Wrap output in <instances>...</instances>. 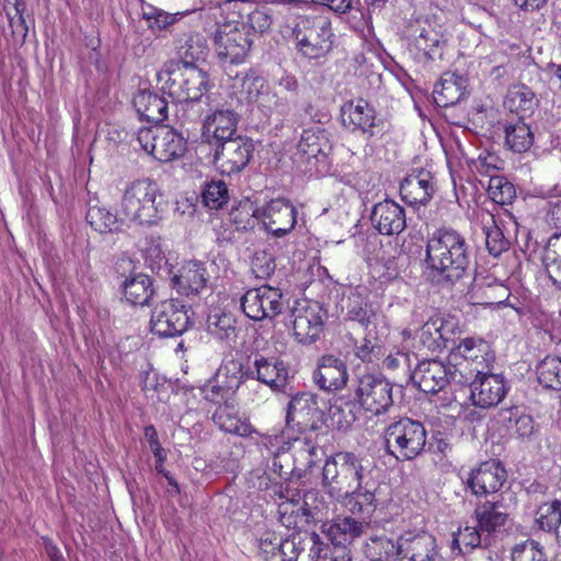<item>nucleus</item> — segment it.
<instances>
[{
	"instance_id": "nucleus-40",
	"label": "nucleus",
	"mask_w": 561,
	"mask_h": 561,
	"mask_svg": "<svg viewBox=\"0 0 561 561\" xmlns=\"http://www.w3.org/2000/svg\"><path fill=\"white\" fill-rule=\"evenodd\" d=\"M85 220L99 233H118L123 231L124 219L104 206L90 205Z\"/></svg>"
},
{
	"instance_id": "nucleus-17",
	"label": "nucleus",
	"mask_w": 561,
	"mask_h": 561,
	"mask_svg": "<svg viewBox=\"0 0 561 561\" xmlns=\"http://www.w3.org/2000/svg\"><path fill=\"white\" fill-rule=\"evenodd\" d=\"M323 412L318 396L299 392L291 397L287 405L286 424L299 432L316 431L322 421Z\"/></svg>"
},
{
	"instance_id": "nucleus-13",
	"label": "nucleus",
	"mask_w": 561,
	"mask_h": 561,
	"mask_svg": "<svg viewBox=\"0 0 561 561\" xmlns=\"http://www.w3.org/2000/svg\"><path fill=\"white\" fill-rule=\"evenodd\" d=\"M327 310L318 301L297 304L290 312L293 334L301 344L316 342L324 328Z\"/></svg>"
},
{
	"instance_id": "nucleus-27",
	"label": "nucleus",
	"mask_w": 561,
	"mask_h": 561,
	"mask_svg": "<svg viewBox=\"0 0 561 561\" xmlns=\"http://www.w3.org/2000/svg\"><path fill=\"white\" fill-rule=\"evenodd\" d=\"M265 229L280 238L289 233L297 222V209L287 199H274L264 210Z\"/></svg>"
},
{
	"instance_id": "nucleus-3",
	"label": "nucleus",
	"mask_w": 561,
	"mask_h": 561,
	"mask_svg": "<svg viewBox=\"0 0 561 561\" xmlns=\"http://www.w3.org/2000/svg\"><path fill=\"white\" fill-rule=\"evenodd\" d=\"M371 470L352 451H337L327 458L322 468V485L334 499L346 496L357 483L370 476Z\"/></svg>"
},
{
	"instance_id": "nucleus-38",
	"label": "nucleus",
	"mask_w": 561,
	"mask_h": 561,
	"mask_svg": "<svg viewBox=\"0 0 561 561\" xmlns=\"http://www.w3.org/2000/svg\"><path fill=\"white\" fill-rule=\"evenodd\" d=\"M206 330L215 340L232 346L237 342V320L232 313L219 309L208 314Z\"/></svg>"
},
{
	"instance_id": "nucleus-21",
	"label": "nucleus",
	"mask_w": 561,
	"mask_h": 561,
	"mask_svg": "<svg viewBox=\"0 0 561 561\" xmlns=\"http://www.w3.org/2000/svg\"><path fill=\"white\" fill-rule=\"evenodd\" d=\"M327 551H330L329 546L316 531L304 537L291 536L280 545L283 561H318Z\"/></svg>"
},
{
	"instance_id": "nucleus-48",
	"label": "nucleus",
	"mask_w": 561,
	"mask_h": 561,
	"mask_svg": "<svg viewBox=\"0 0 561 561\" xmlns=\"http://www.w3.org/2000/svg\"><path fill=\"white\" fill-rule=\"evenodd\" d=\"M215 377L220 380L221 383L236 392L237 389L249 378L245 377V358L240 360L230 359L225 362L217 369Z\"/></svg>"
},
{
	"instance_id": "nucleus-36",
	"label": "nucleus",
	"mask_w": 561,
	"mask_h": 561,
	"mask_svg": "<svg viewBox=\"0 0 561 561\" xmlns=\"http://www.w3.org/2000/svg\"><path fill=\"white\" fill-rule=\"evenodd\" d=\"M332 145L324 129H306L301 134L297 145L298 152L309 162L311 159L316 161H324L332 152Z\"/></svg>"
},
{
	"instance_id": "nucleus-39",
	"label": "nucleus",
	"mask_w": 561,
	"mask_h": 561,
	"mask_svg": "<svg viewBox=\"0 0 561 561\" xmlns=\"http://www.w3.org/2000/svg\"><path fill=\"white\" fill-rule=\"evenodd\" d=\"M175 49L179 60L174 61L183 66H197V62L204 60L207 54L206 42L197 33L183 34L176 39Z\"/></svg>"
},
{
	"instance_id": "nucleus-24",
	"label": "nucleus",
	"mask_w": 561,
	"mask_h": 561,
	"mask_svg": "<svg viewBox=\"0 0 561 561\" xmlns=\"http://www.w3.org/2000/svg\"><path fill=\"white\" fill-rule=\"evenodd\" d=\"M399 558L408 561H438L436 539L433 535L422 531L407 533L399 537Z\"/></svg>"
},
{
	"instance_id": "nucleus-9",
	"label": "nucleus",
	"mask_w": 561,
	"mask_h": 561,
	"mask_svg": "<svg viewBox=\"0 0 561 561\" xmlns=\"http://www.w3.org/2000/svg\"><path fill=\"white\" fill-rule=\"evenodd\" d=\"M191 309L178 299H168L157 304L151 312V332L161 337L182 335L193 325L188 314Z\"/></svg>"
},
{
	"instance_id": "nucleus-7",
	"label": "nucleus",
	"mask_w": 561,
	"mask_h": 561,
	"mask_svg": "<svg viewBox=\"0 0 561 561\" xmlns=\"http://www.w3.org/2000/svg\"><path fill=\"white\" fill-rule=\"evenodd\" d=\"M245 377L257 380L275 392H285L289 367L279 356L254 351L245 356Z\"/></svg>"
},
{
	"instance_id": "nucleus-15",
	"label": "nucleus",
	"mask_w": 561,
	"mask_h": 561,
	"mask_svg": "<svg viewBox=\"0 0 561 561\" xmlns=\"http://www.w3.org/2000/svg\"><path fill=\"white\" fill-rule=\"evenodd\" d=\"M460 330L454 318L435 316L422 325L417 339L425 350L436 353L448 348L455 350Z\"/></svg>"
},
{
	"instance_id": "nucleus-19",
	"label": "nucleus",
	"mask_w": 561,
	"mask_h": 561,
	"mask_svg": "<svg viewBox=\"0 0 561 561\" xmlns=\"http://www.w3.org/2000/svg\"><path fill=\"white\" fill-rule=\"evenodd\" d=\"M378 494L379 483L370 474L351 489L346 496L343 495L336 501L353 516L369 522L379 505Z\"/></svg>"
},
{
	"instance_id": "nucleus-4",
	"label": "nucleus",
	"mask_w": 561,
	"mask_h": 561,
	"mask_svg": "<svg viewBox=\"0 0 561 561\" xmlns=\"http://www.w3.org/2000/svg\"><path fill=\"white\" fill-rule=\"evenodd\" d=\"M121 206L126 218L138 225L157 224L162 211L158 184L150 179L134 181L124 191Z\"/></svg>"
},
{
	"instance_id": "nucleus-37",
	"label": "nucleus",
	"mask_w": 561,
	"mask_h": 561,
	"mask_svg": "<svg viewBox=\"0 0 561 561\" xmlns=\"http://www.w3.org/2000/svg\"><path fill=\"white\" fill-rule=\"evenodd\" d=\"M458 354L466 360L472 362L474 368L490 370L495 360V354L488 342L482 339L467 337L456 343Z\"/></svg>"
},
{
	"instance_id": "nucleus-34",
	"label": "nucleus",
	"mask_w": 561,
	"mask_h": 561,
	"mask_svg": "<svg viewBox=\"0 0 561 561\" xmlns=\"http://www.w3.org/2000/svg\"><path fill=\"white\" fill-rule=\"evenodd\" d=\"M133 104L139 116L152 123H161L168 117V102L158 92L149 89L139 90L133 99Z\"/></svg>"
},
{
	"instance_id": "nucleus-55",
	"label": "nucleus",
	"mask_w": 561,
	"mask_h": 561,
	"mask_svg": "<svg viewBox=\"0 0 561 561\" xmlns=\"http://www.w3.org/2000/svg\"><path fill=\"white\" fill-rule=\"evenodd\" d=\"M511 558L512 561H547L543 547L534 539L515 545Z\"/></svg>"
},
{
	"instance_id": "nucleus-50",
	"label": "nucleus",
	"mask_w": 561,
	"mask_h": 561,
	"mask_svg": "<svg viewBox=\"0 0 561 561\" xmlns=\"http://www.w3.org/2000/svg\"><path fill=\"white\" fill-rule=\"evenodd\" d=\"M536 524L543 531L557 530L561 525V501L541 504L536 512Z\"/></svg>"
},
{
	"instance_id": "nucleus-57",
	"label": "nucleus",
	"mask_w": 561,
	"mask_h": 561,
	"mask_svg": "<svg viewBox=\"0 0 561 561\" xmlns=\"http://www.w3.org/2000/svg\"><path fill=\"white\" fill-rule=\"evenodd\" d=\"M485 244L489 253L494 257L500 256L510 249V241L494 221L493 225L486 229Z\"/></svg>"
},
{
	"instance_id": "nucleus-52",
	"label": "nucleus",
	"mask_w": 561,
	"mask_h": 561,
	"mask_svg": "<svg viewBox=\"0 0 561 561\" xmlns=\"http://www.w3.org/2000/svg\"><path fill=\"white\" fill-rule=\"evenodd\" d=\"M488 192L491 198L501 205H510L516 198L515 186L502 175L491 176Z\"/></svg>"
},
{
	"instance_id": "nucleus-14",
	"label": "nucleus",
	"mask_w": 561,
	"mask_h": 561,
	"mask_svg": "<svg viewBox=\"0 0 561 561\" xmlns=\"http://www.w3.org/2000/svg\"><path fill=\"white\" fill-rule=\"evenodd\" d=\"M213 162L215 167L227 175L241 172L251 161L254 152V142L249 137L236 136L214 147Z\"/></svg>"
},
{
	"instance_id": "nucleus-16",
	"label": "nucleus",
	"mask_w": 561,
	"mask_h": 561,
	"mask_svg": "<svg viewBox=\"0 0 561 561\" xmlns=\"http://www.w3.org/2000/svg\"><path fill=\"white\" fill-rule=\"evenodd\" d=\"M446 38L437 27L428 20L416 21L411 25L409 35V48L415 53V58L425 60L442 59Z\"/></svg>"
},
{
	"instance_id": "nucleus-23",
	"label": "nucleus",
	"mask_w": 561,
	"mask_h": 561,
	"mask_svg": "<svg viewBox=\"0 0 561 561\" xmlns=\"http://www.w3.org/2000/svg\"><path fill=\"white\" fill-rule=\"evenodd\" d=\"M506 479V470L500 461L489 460L470 472L467 485L474 495L481 496L496 493Z\"/></svg>"
},
{
	"instance_id": "nucleus-29",
	"label": "nucleus",
	"mask_w": 561,
	"mask_h": 561,
	"mask_svg": "<svg viewBox=\"0 0 561 561\" xmlns=\"http://www.w3.org/2000/svg\"><path fill=\"white\" fill-rule=\"evenodd\" d=\"M348 379L347 366L333 355H323L313 373V381L325 391H336L346 386Z\"/></svg>"
},
{
	"instance_id": "nucleus-25",
	"label": "nucleus",
	"mask_w": 561,
	"mask_h": 561,
	"mask_svg": "<svg viewBox=\"0 0 561 561\" xmlns=\"http://www.w3.org/2000/svg\"><path fill=\"white\" fill-rule=\"evenodd\" d=\"M370 522L358 520L354 516H337L321 525V531L334 545L346 548L355 539L362 537Z\"/></svg>"
},
{
	"instance_id": "nucleus-64",
	"label": "nucleus",
	"mask_w": 561,
	"mask_h": 561,
	"mask_svg": "<svg viewBox=\"0 0 561 561\" xmlns=\"http://www.w3.org/2000/svg\"><path fill=\"white\" fill-rule=\"evenodd\" d=\"M299 84L294 76L284 75L278 79L275 90L282 95L290 96L294 103L295 98L298 94Z\"/></svg>"
},
{
	"instance_id": "nucleus-59",
	"label": "nucleus",
	"mask_w": 561,
	"mask_h": 561,
	"mask_svg": "<svg viewBox=\"0 0 561 561\" xmlns=\"http://www.w3.org/2000/svg\"><path fill=\"white\" fill-rule=\"evenodd\" d=\"M205 399L219 405L229 404L228 400L233 393L225 383H221L215 376L203 389Z\"/></svg>"
},
{
	"instance_id": "nucleus-46",
	"label": "nucleus",
	"mask_w": 561,
	"mask_h": 561,
	"mask_svg": "<svg viewBox=\"0 0 561 561\" xmlns=\"http://www.w3.org/2000/svg\"><path fill=\"white\" fill-rule=\"evenodd\" d=\"M399 538L393 541L386 536H371L364 546V554L369 561H386L389 557H399Z\"/></svg>"
},
{
	"instance_id": "nucleus-61",
	"label": "nucleus",
	"mask_w": 561,
	"mask_h": 561,
	"mask_svg": "<svg viewBox=\"0 0 561 561\" xmlns=\"http://www.w3.org/2000/svg\"><path fill=\"white\" fill-rule=\"evenodd\" d=\"M248 25L257 33H264L271 27L272 16L266 9L255 8L247 13Z\"/></svg>"
},
{
	"instance_id": "nucleus-28",
	"label": "nucleus",
	"mask_w": 561,
	"mask_h": 561,
	"mask_svg": "<svg viewBox=\"0 0 561 561\" xmlns=\"http://www.w3.org/2000/svg\"><path fill=\"white\" fill-rule=\"evenodd\" d=\"M214 42L218 57L229 64L242 62L252 44L249 37L238 28L229 32L218 30Z\"/></svg>"
},
{
	"instance_id": "nucleus-45",
	"label": "nucleus",
	"mask_w": 561,
	"mask_h": 561,
	"mask_svg": "<svg viewBox=\"0 0 561 561\" xmlns=\"http://www.w3.org/2000/svg\"><path fill=\"white\" fill-rule=\"evenodd\" d=\"M536 373L542 387L561 391V356H546L537 365Z\"/></svg>"
},
{
	"instance_id": "nucleus-26",
	"label": "nucleus",
	"mask_w": 561,
	"mask_h": 561,
	"mask_svg": "<svg viewBox=\"0 0 561 561\" xmlns=\"http://www.w3.org/2000/svg\"><path fill=\"white\" fill-rule=\"evenodd\" d=\"M370 220L379 233L385 236L399 234L405 229V211L391 199L377 203L371 210Z\"/></svg>"
},
{
	"instance_id": "nucleus-56",
	"label": "nucleus",
	"mask_w": 561,
	"mask_h": 561,
	"mask_svg": "<svg viewBox=\"0 0 561 561\" xmlns=\"http://www.w3.org/2000/svg\"><path fill=\"white\" fill-rule=\"evenodd\" d=\"M275 267L273 254L266 251H256L251 260V270L256 278H268L274 273Z\"/></svg>"
},
{
	"instance_id": "nucleus-2",
	"label": "nucleus",
	"mask_w": 561,
	"mask_h": 561,
	"mask_svg": "<svg viewBox=\"0 0 561 561\" xmlns=\"http://www.w3.org/2000/svg\"><path fill=\"white\" fill-rule=\"evenodd\" d=\"M159 80L165 79V89L170 96L183 103V108L195 121L204 113L203 105H209L208 96L203 100L209 88L208 73L198 66H183L174 59L164 62L159 72Z\"/></svg>"
},
{
	"instance_id": "nucleus-12",
	"label": "nucleus",
	"mask_w": 561,
	"mask_h": 561,
	"mask_svg": "<svg viewBox=\"0 0 561 561\" xmlns=\"http://www.w3.org/2000/svg\"><path fill=\"white\" fill-rule=\"evenodd\" d=\"M413 383L425 393H437L449 382L462 383L468 379L457 365H445L440 360H422L411 375Z\"/></svg>"
},
{
	"instance_id": "nucleus-53",
	"label": "nucleus",
	"mask_w": 561,
	"mask_h": 561,
	"mask_svg": "<svg viewBox=\"0 0 561 561\" xmlns=\"http://www.w3.org/2000/svg\"><path fill=\"white\" fill-rule=\"evenodd\" d=\"M479 527L466 526L454 534L451 549L458 554H465L481 545Z\"/></svg>"
},
{
	"instance_id": "nucleus-6",
	"label": "nucleus",
	"mask_w": 561,
	"mask_h": 561,
	"mask_svg": "<svg viewBox=\"0 0 561 561\" xmlns=\"http://www.w3.org/2000/svg\"><path fill=\"white\" fill-rule=\"evenodd\" d=\"M136 139L146 152L161 162L176 160L186 152V140L169 126L140 128Z\"/></svg>"
},
{
	"instance_id": "nucleus-22",
	"label": "nucleus",
	"mask_w": 561,
	"mask_h": 561,
	"mask_svg": "<svg viewBox=\"0 0 561 561\" xmlns=\"http://www.w3.org/2000/svg\"><path fill=\"white\" fill-rule=\"evenodd\" d=\"M513 506L514 497L510 494L507 496L501 494L495 500H488L478 505L474 515L479 529L488 534L500 531L508 522Z\"/></svg>"
},
{
	"instance_id": "nucleus-42",
	"label": "nucleus",
	"mask_w": 561,
	"mask_h": 561,
	"mask_svg": "<svg viewBox=\"0 0 561 561\" xmlns=\"http://www.w3.org/2000/svg\"><path fill=\"white\" fill-rule=\"evenodd\" d=\"M213 421L226 433L248 436L252 433L251 425L239 417L230 404L219 405L213 414Z\"/></svg>"
},
{
	"instance_id": "nucleus-51",
	"label": "nucleus",
	"mask_w": 561,
	"mask_h": 561,
	"mask_svg": "<svg viewBox=\"0 0 561 561\" xmlns=\"http://www.w3.org/2000/svg\"><path fill=\"white\" fill-rule=\"evenodd\" d=\"M561 239V232L554 233L549 238L548 244L545 249L542 263L546 272L552 284L561 290V257H559L556 251L551 250L557 240Z\"/></svg>"
},
{
	"instance_id": "nucleus-60",
	"label": "nucleus",
	"mask_w": 561,
	"mask_h": 561,
	"mask_svg": "<svg viewBox=\"0 0 561 561\" xmlns=\"http://www.w3.org/2000/svg\"><path fill=\"white\" fill-rule=\"evenodd\" d=\"M510 423H513L510 426V430L513 431L518 437L526 438L530 437L534 433V420L530 415L519 414L511 412V416L508 419Z\"/></svg>"
},
{
	"instance_id": "nucleus-20",
	"label": "nucleus",
	"mask_w": 561,
	"mask_h": 561,
	"mask_svg": "<svg viewBox=\"0 0 561 561\" xmlns=\"http://www.w3.org/2000/svg\"><path fill=\"white\" fill-rule=\"evenodd\" d=\"M239 115L231 108L209 110L203 119L202 138L214 147L236 138Z\"/></svg>"
},
{
	"instance_id": "nucleus-49",
	"label": "nucleus",
	"mask_w": 561,
	"mask_h": 561,
	"mask_svg": "<svg viewBox=\"0 0 561 561\" xmlns=\"http://www.w3.org/2000/svg\"><path fill=\"white\" fill-rule=\"evenodd\" d=\"M256 211L257 209L251 202H240L237 207L231 209L230 221L239 231L252 230L259 224Z\"/></svg>"
},
{
	"instance_id": "nucleus-58",
	"label": "nucleus",
	"mask_w": 561,
	"mask_h": 561,
	"mask_svg": "<svg viewBox=\"0 0 561 561\" xmlns=\"http://www.w3.org/2000/svg\"><path fill=\"white\" fill-rule=\"evenodd\" d=\"M354 409L355 405L352 402L333 405L330 410L333 424L339 430H347L357 419Z\"/></svg>"
},
{
	"instance_id": "nucleus-43",
	"label": "nucleus",
	"mask_w": 561,
	"mask_h": 561,
	"mask_svg": "<svg viewBox=\"0 0 561 561\" xmlns=\"http://www.w3.org/2000/svg\"><path fill=\"white\" fill-rule=\"evenodd\" d=\"M505 144L514 152L527 151L534 142L530 127L519 116L515 123L505 125Z\"/></svg>"
},
{
	"instance_id": "nucleus-5",
	"label": "nucleus",
	"mask_w": 561,
	"mask_h": 561,
	"mask_svg": "<svg viewBox=\"0 0 561 561\" xmlns=\"http://www.w3.org/2000/svg\"><path fill=\"white\" fill-rule=\"evenodd\" d=\"M426 431L423 424L410 417L391 423L385 431V447L388 455L399 461L412 460L424 449Z\"/></svg>"
},
{
	"instance_id": "nucleus-44",
	"label": "nucleus",
	"mask_w": 561,
	"mask_h": 561,
	"mask_svg": "<svg viewBox=\"0 0 561 561\" xmlns=\"http://www.w3.org/2000/svg\"><path fill=\"white\" fill-rule=\"evenodd\" d=\"M8 2L12 4V7H4V10L12 41L18 45H23L28 33V26L26 25L23 16L24 11L26 10V3L24 0H8Z\"/></svg>"
},
{
	"instance_id": "nucleus-62",
	"label": "nucleus",
	"mask_w": 561,
	"mask_h": 561,
	"mask_svg": "<svg viewBox=\"0 0 561 561\" xmlns=\"http://www.w3.org/2000/svg\"><path fill=\"white\" fill-rule=\"evenodd\" d=\"M284 540L278 538L275 533H265L259 539V550L261 556L267 560L271 556L275 554V551L280 552V545Z\"/></svg>"
},
{
	"instance_id": "nucleus-8",
	"label": "nucleus",
	"mask_w": 561,
	"mask_h": 561,
	"mask_svg": "<svg viewBox=\"0 0 561 561\" xmlns=\"http://www.w3.org/2000/svg\"><path fill=\"white\" fill-rule=\"evenodd\" d=\"M293 35L298 50L308 58L322 57L332 46L330 23L322 18H301Z\"/></svg>"
},
{
	"instance_id": "nucleus-41",
	"label": "nucleus",
	"mask_w": 561,
	"mask_h": 561,
	"mask_svg": "<svg viewBox=\"0 0 561 561\" xmlns=\"http://www.w3.org/2000/svg\"><path fill=\"white\" fill-rule=\"evenodd\" d=\"M123 294L126 300L134 306L149 305L154 294L152 279L142 273L135 274L123 283Z\"/></svg>"
},
{
	"instance_id": "nucleus-31",
	"label": "nucleus",
	"mask_w": 561,
	"mask_h": 561,
	"mask_svg": "<svg viewBox=\"0 0 561 561\" xmlns=\"http://www.w3.org/2000/svg\"><path fill=\"white\" fill-rule=\"evenodd\" d=\"M208 273L204 263L188 261L171 278L174 288L184 296H197L206 287Z\"/></svg>"
},
{
	"instance_id": "nucleus-10",
	"label": "nucleus",
	"mask_w": 561,
	"mask_h": 561,
	"mask_svg": "<svg viewBox=\"0 0 561 561\" xmlns=\"http://www.w3.org/2000/svg\"><path fill=\"white\" fill-rule=\"evenodd\" d=\"M244 314L254 321L273 320L285 309L287 301L279 288L263 285L245 291L240 300Z\"/></svg>"
},
{
	"instance_id": "nucleus-33",
	"label": "nucleus",
	"mask_w": 561,
	"mask_h": 561,
	"mask_svg": "<svg viewBox=\"0 0 561 561\" xmlns=\"http://www.w3.org/2000/svg\"><path fill=\"white\" fill-rule=\"evenodd\" d=\"M434 193L432 174L420 171L417 174L407 176L400 185L402 199L412 206L426 205Z\"/></svg>"
},
{
	"instance_id": "nucleus-1",
	"label": "nucleus",
	"mask_w": 561,
	"mask_h": 561,
	"mask_svg": "<svg viewBox=\"0 0 561 561\" xmlns=\"http://www.w3.org/2000/svg\"><path fill=\"white\" fill-rule=\"evenodd\" d=\"M425 263L432 280L450 287L460 280L469 266V245L454 229H438L428 238Z\"/></svg>"
},
{
	"instance_id": "nucleus-30",
	"label": "nucleus",
	"mask_w": 561,
	"mask_h": 561,
	"mask_svg": "<svg viewBox=\"0 0 561 561\" xmlns=\"http://www.w3.org/2000/svg\"><path fill=\"white\" fill-rule=\"evenodd\" d=\"M264 85V79L259 76L247 75L243 81V87L248 90L250 95H253V88H255L256 102L260 108L266 114L285 115L289 112L293 104L291 98L282 95L275 89L273 91L261 92Z\"/></svg>"
},
{
	"instance_id": "nucleus-18",
	"label": "nucleus",
	"mask_w": 561,
	"mask_h": 561,
	"mask_svg": "<svg viewBox=\"0 0 561 561\" xmlns=\"http://www.w3.org/2000/svg\"><path fill=\"white\" fill-rule=\"evenodd\" d=\"M474 379L470 382L472 404L482 409L497 405L506 396L507 388L502 375L473 368Z\"/></svg>"
},
{
	"instance_id": "nucleus-47",
	"label": "nucleus",
	"mask_w": 561,
	"mask_h": 561,
	"mask_svg": "<svg viewBox=\"0 0 561 561\" xmlns=\"http://www.w3.org/2000/svg\"><path fill=\"white\" fill-rule=\"evenodd\" d=\"M504 105L511 111L517 114H525L531 112L537 105L535 93L524 84H517L512 87L504 101Z\"/></svg>"
},
{
	"instance_id": "nucleus-11",
	"label": "nucleus",
	"mask_w": 561,
	"mask_h": 561,
	"mask_svg": "<svg viewBox=\"0 0 561 561\" xmlns=\"http://www.w3.org/2000/svg\"><path fill=\"white\" fill-rule=\"evenodd\" d=\"M392 390V383L381 374H364L358 378L355 398L364 410L379 415L393 404Z\"/></svg>"
},
{
	"instance_id": "nucleus-35",
	"label": "nucleus",
	"mask_w": 561,
	"mask_h": 561,
	"mask_svg": "<svg viewBox=\"0 0 561 561\" xmlns=\"http://www.w3.org/2000/svg\"><path fill=\"white\" fill-rule=\"evenodd\" d=\"M433 93L438 106L456 105L467 93V79L454 72H445L435 85Z\"/></svg>"
},
{
	"instance_id": "nucleus-32",
	"label": "nucleus",
	"mask_w": 561,
	"mask_h": 561,
	"mask_svg": "<svg viewBox=\"0 0 561 561\" xmlns=\"http://www.w3.org/2000/svg\"><path fill=\"white\" fill-rule=\"evenodd\" d=\"M342 125L351 131H362L373 136L375 127V110L364 99L348 101L341 106Z\"/></svg>"
},
{
	"instance_id": "nucleus-63",
	"label": "nucleus",
	"mask_w": 561,
	"mask_h": 561,
	"mask_svg": "<svg viewBox=\"0 0 561 561\" xmlns=\"http://www.w3.org/2000/svg\"><path fill=\"white\" fill-rule=\"evenodd\" d=\"M347 319L351 321H356L363 327H367L370 322V313L366 308L363 307L359 301V297H356L352 304L348 306L347 310Z\"/></svg>"
},
{
	"instance_id": "nucleus-54",
	"label": "nucleus",
	"mask_w": 561,
	"mask_h": 561,
	"mask_svg": "<svg viewBox=\"0 0 561 561\" xmlns=\"http://www.w3.org/2000/svg\"><path fill=\"white\" fill-rule=\"evenodd\" d=\"M202 199L210 209L221 208L229 199L228 187L224 181H210L202 191Z\"/></svg>"
}]
</instances>
